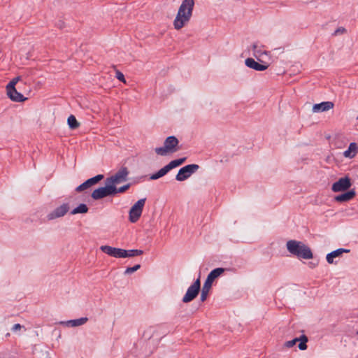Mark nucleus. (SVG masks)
<instances>
[{
  "label": "nucleus",
  "mask_w": 358,
  "mask_h": 358,
  "mask_svg": "<svg viewBox=\"0 0 358 358\" xmlns=\"http://www.w3.org/2000/svg\"><path fill=\"white\" fill-rule=\"evenodd\" d=\"M194 6V0H183L179 7L176 18L173 20V27L176 30L181 29L190 20Z\"/></svg>",
  "instance_id": "obj_1"
},
{
  "label": "nucleus",
  "mask_w": 358,
  "mask_h": 358,
  "mask_svg": "<svg viewBox=\"0 0 358 358\" xmlns=\"http://www.w3.org/2000/svg\"><path fill=\"white\" fill-rule=\"evenodd\" d=\"M287 248L288 251L298 257L305 259H309L313 257V253L308 246L301 242L296 241H289L287 243Z\"/></svg>",
  "instance_id": "obj_2"
},
{
  "label": "nucleus",
  "mask_w": 358,
  "mask_h": 358,
  "mask_svg": "<svg viewBox=\"0 0 358 358\" xmlns=\"http://www.w3.org/2000/svg\"><path fill=\"white\" fill-rule=\"evenodd\" d=\"M179 141L174 136L167 137L164 143L163 147L156 148L155 152L160 156H166L169 153L177 152L179 148L178 147Z\"/></svg>",
  "instance_id": "obj_3"
},
{
  "label": "nucleus",
  "mask_w": 358,
  "mask_h": 358,
  "mask_svg": "<svg viewBox=\"0 0 358 358\" xmlns=\"http://www.w3.org/2000/svg\"><path fill=\"white\" fill-rule=\"evenodd\" d=\"M145 201L146 198L141 199L130 208L129 212V220L131 223H136L141 217Z\"/></svg>",
  "instance_id": "obj_4"
},
{
  "label": "nucleus",
  "mask_w": 358,
  "mask_h": 358,
  "mask_svg": "<svg viewBox=\"0 0 358 358\" xmlns=\"http://www.w3.org/2000/svg\"><path fill=\"white\" fill-rule=\"evenodd\" d=\"M129 170L127 167H121L114 175L106 178V182L115 187L116 185L120 184L127 180L129 176Z\"/></svg>",
  "instance_id": "obj_5"
},
{
  "label": "nucleus",
  "mask_w": 358,
  "mask_h": 358,
  "mask_svg": "<svg viewBox=\"0 0 358 358\" xmlns=\"http://www.w3.org/2000/svg\"><path fill=\"white\" fill-rule=\"evenodd\" d=\"M115 191V187L106 181V186L94 189L92 192L91 196L94 200H99L108 196L114 195Z\"/></svg>",
  "instance_id": "obj_6"
},
{
  "label": "nucleus",
  "mask_w": 358,
  "mask_h": 358,
  "mask_svg": "<svg viewBox=\"0 0 358 358\" xmlns=\"http://www.w3.org/2000/svg\"><path fill=\"white\" fill-rule=\"evenodd\" d=\"M199 169L197 164H188L181 168L176 176V180L178 181H184L191 176L192 174L195 173Z\"/></svg>",
  "instance_id": "obj_7"
},
{
  "label": "nucleus",
  "mask_w": 358,
  "mask_h": 358,
  "mask_svg": "<svg viewBox=\"0 0 358 358\" xmlns=\"http://www.w3.org/2000/svg\"><path fill=\"white\" fill-rule=\"evenodd\" d=\"M201 288V282L199 278L196 280L194 283L189 287L186 294L182 298L183 303H189L194 300L198 295Z\"/></svg>",
  "instance_id": "obj_8"
},
{
  "label": "nucleus",
  "mask_w": 358,
  "mask_h": 358,
  "mask_svg": "<svg viewBox=\"0 0 358 358\" xmlns=\"http://www.w3.org/2000/svg\"><path fill=\"white\" fill-rule=\"evenodd\" d=\"M352 185L351 180L349 177L346 176L341 178L338 181L332 185L331 190L334 192H344L348 189Z\"/></svg>",
  "instance_id": "obj_9"
},
{
  "label": "nucleus",
  "mask_w": 358,
  "mask_h": 358,
  "mask_svg": "<svg viewBox=\"0 0 358 358\" xmlns=\"http://www.w3.org/2000/svg\"><path fill=\"white\" fill-rule=\"evenodd\" d=\"M70 207L68 203L62 204L61 206L56 208L54 210L50 212L48 215L47 218L48 220H52L57 218L64 216L69 210Z\"/></svg>",
  "instance_id": "obj_10"
},
{
  "label": "nucleus",
  "mask_w": 358,
  "mask_h": 358,
  "mask_svg": "<svg viewBox=\"0 0 358 358\" xmlns=\"http://www.w3.org/2000/svg\"><path fill=\"white\" fill-rule=\"evenodd\" d=\"M103 175L99 174L93 178H91L88 180H87L85 182L78 186L76 189V191L78 192H81L94 185L98 183L100 180H101L103 178Z\"/></svg>",
  "instance_id": "obj_11"
},
{
  "label": "nucleus",
  "mask_w": 358,
  "mask_h": 358,
  "mask_svg": "<svg viewBox=\"0 0 358 358\" xmlns=\"http://www.w3.org/2000/svg\"><path fill=\"white\" fill-rule=\"evenodd\" d=\"M245 63L248 67L258 71H264L267 69L268 67V64H267L266 63L262 62V64H259L252 58L246 59Z\"/></svg>",
  "instance_id": "obj_12"
},
{
  "label": "nucleus",
  "mask_w": 358,
  "mask_h": 358,
  "mask_svg": "<svg viewBox=\"0 0 358 358\" xmlns=\"http://www.w3.org/2000/svg\"><path fill=\"white\" fill-rule=\"evenodd\" d=\"M334 106V104L331 101H324L320 103H316L313 106V111L314 113H320L327 111L330 109H332Z\"/></svg>",
  "instance_id": "obj_13"
},
{
  "label": "nucleus",
  "mask_w": 358,
  "mask_h": 358,
  "mask_svg": "<svg viewBox=\"0 0 358 358\" xmlns=\"http://www.w3.org/2000/svg\"><path fill=\"white\" fill-rule=\"evenodd\" d=\"M8 96L14 101L20 102L24 101L26 99L24 98L23 95L18 92L15 87V88H6Z\"/></svg>",
  "instance_id": "obj_14"
},
{
  "label": "nucleus",
  "mask_w": 358,
  "mask_h": 358,
  "mask_svg": "<svg viewBox=\"0 0 358 358\" xmlns=\"http://www.w3.org/2000/svg\"><path fill=\"white\" fill-rule=\"evenodd\" d=\"M355 196V191L351 189L347 192L337 195L334 197V199L337 202H347L352 199Z\"/></svg>",
  "instance_id": "obj_15"
},
{
  "label": "nucleus",
  "mask_w": 358,
  "mask_h": 358,
  "mask_svg": "<svg viewBox=\"0 0 358 358\" xmlns=\"http://www.w3.org/2000/svg\"><path fill=\"white\" fill-rule=\"evenodd\" d=\"M357 152H358L357 144L356 143L352 142V143H350L348 150H346L343 152V156L345 158L352 159L357 155Z\"/></svg>",
  "instance_id": "obj_16"
},
{
  "label": "nucleus",
  "mask_w": 358,
  "mask_h": 358,
  "mask_svg": "<svg viewBox=\"0 0 358 358\" xmlns=\"http://www.w3.org/2000/svg\"><path fill=\"white\" fill-rule=\"evenodd\" d=\"M87 320V317H80L76 320H71L66 322H61L60 323L62 324H65L67 327H78L85 324Z\"/></svg>",
  "instance_id": "obj_17"
},
{
  "label": "nucleus",
  "mask_w": 358,
  "mask_h": 358,
  "mask_svg": "<svg viewBox=\"0 0 358 358\" xmlns=\"http://www.w3.org/2000/svg\"><path fill=\"white\" fill-rule=\"evenodd\" d=\"M350 250L343 249V248H339L334 251H332L331 252L327 254V261L329 264H332L334 262L333 259L337 257H339L341 255L343 252H348Z\"/></svg>",
  "instance_id": "obj_18"
},
{
  "label": "nucleus",
  "mask_w": 358,
  "mask_h": 358,
  "mask_svg": "<svg viewBox=\"0 0 358 358\" xmlns=\"http://www.w3.org/2000/svg\"><path fill=\"white\" fill-rule=\"evenodd\" d=\"M224 271V268H217L213 269L210 273L208 274L206 280L209 282H210L212 284L213 281L217 278L219 276H220Z\"/></svg>",
  "instance_id": "obj_19"
},
{
  "label": "nucleus",
  "mask_w": 358,
  "mask_h": 358,
  "mask_svg": "<svg viewBox=\"0 0 358 358\" xmlns=\"http://www.w3.org/2000/svg\"><path fill=\"white\" fill-rule=\"evenodd\" d=\"M211 286H212V283L209 281H208L207 280H206L203 285V287L201 289V296H200V299L202 302L205 301L208 297V292L211 288Z\"/></svg>",
  "instance_id": "obj_20"
},
{
  "label": "nucleus",
  "mask_w": 358,
  "mask_h": 358,
  "mask_svg": "<svg viewBox=\"0 0 358 358\" xmlns=\"http://www.w3.org/2000/svg\"><path fill=\"white\" fill-rule=\"evenodd\" d=\"M171 168L169 164L166 165L160 170H159L157 173L152 174L150 177V180H157L164 176H165L169 171H171Z\"/></svg>",
  "instance_id": "obj_21"
},
{
  "label": "nucleus",
  "mask_w": 358,
  "mask_h": 358,
  "mask_svg": "<svg viewBox=\"0 0 358 358\" xmlns=\"http://www.w3.org/2000/svg\"><path fill=\"white\" fill-rule=\"evenodd\" d=\"M143 254V251L141 250L133 249V250H124V258L132 257L135 256H139Z\"/></svg>",
  "instance_id": "obj_22"
},
{
  "label": "nucleus",
  "mask_w": 358,
  "mask_h": 358,
  "mask_svg": "<svg viewBox=\"0 0 358 358\" xmlns=\"http://www.w3.org/2000/svg\"><path fill=\"white\" fill-rule=\"evenodd\" d=\"M88 212V207L85 203H80L78 206L75 208L71 212V215H76L78 213H86Z\"/></svg>",
  "instance_id": "obj_23"
},
{
  "label": "nucleus",
  "mask_w": 358,
  "mask_h": 358,
  "mask_svg": "<svg viewBox=\"0 0 358 358\" xmlns=\"http://www.w3.org/2000/svg\"><path fill=\"white\" fill-rule=\"evenodd\" d=\"M67 123L69 127L71 129H76L80 126V123L77 121L76 117L73 115H71L67 120Z\"/></svg>",
  "instance_id": "obj_24"
},
{
  "label": "nucleus",
  "mask_w": 358,
  "mask_h": 358,
  "mask_svg": "<svg viewBox=\"0 0 358 358\" xmlns=\"http://www.w3.org/2000/svg\"><path fill=\"white\" fill-rule=\"evenodd\" d=\"M298 339V342H300L299 344V348L301 350H305L307 349V345L306 343L308 342V337L303 334L299 338H296Z\"/></svg>",
  "instance_id": "obj_25"
},
{
  "label": "nucleus",
  "mask_w": 358,
  "mask_h": 358,
  "mask_svg": "<svg viewBox=\"0 0 358 358\" xmlns=\"http://www.w3.org/2000/svg\"><path fill=\"white\" fill-rule=\"evenodd\" d=\"M186 159H187L186 157L174 159V160H172L171 162H170L168 164L169 165L171 169H173L182 164L186 161Z\"/></svg>",
  "instance_id": "obj_26"
},
{
  "label": "nucleus",
  "mask_w": 358,
  "mask_h": 358,
  "mask_svg": "<svg viewBox=\"0 0 358 358\" xmlns=\"http://www.w3.org/2000/svg\"><path fill=\"white\" fill-rule=\"evenodd\" d=\"M100 250L107 254L108 255L113 257V252H114V248L109 246V245H102L100 247Z\"/></svg>",
  "instance_id": "obj_27"
},
{
  "label": "nucleus",
  "mask_w": 358,
  "mask_h": 358,
  "mask_svg": "<svg viewBox=\"0 0 358 358\" xmlns=\"http://www.w3.org/2000/svg\"><path fill=\"white\" fill-rule=\"evenodd\" d=\"M124 250L117 248H114L113 257L115 258H124Z\"/></svg>",
  "instance_id": "obj_28"
},
{
  "label": "nucleus",
  "mask_w": 358,
  "mask_h": 358,
  "mask_svg": "<svg viewBox=\"0 0 358 358\" xmlns=\"http://www.w3.org/2000/svg\"><path fill=\"white\" fill-rule=\"evenodd\" d=\"M131 187V184L130 183H127L119 188H117L115 187V191L114 192V195L117 194V193H123L124 192H126L127 189H129V187Z\"/></svg>",
  "instance_id": "obj_29"
},
{
  "label": "nucleus",
  "mask_w": 358,
  "mask_h": 358,
  "mask_svg": "<svg viewBox=\"0 0 358 358\" xmlns=\"http://www.w3.org/2000/svg\"><path fill=\"white\" fill-rule=\"evenodd\" d=\"M140 268H141L140 264H136L132 267H128L126 268V270L124 271V274H131V273L136 271L137 270H138Z\"/></svg>",
  "instance_id": "obj_30"
},
{
  "label": "nucleus",
  "mask_w": 358,
  "mask_h": 358,
  "mask_svg": "<svg viewBox=\"0 0 358 358\" xmlns=\"http://www.w3.org/2000/svg\"><path fill=\"white\" fill-rule=\"evenodd\" d=\"M20 80V77H15L12 80L9 82V83L7 85L6 88H15V85L17 83V82Z\"/></svg>",
  "instance_id": "obj_31"
},
{
  "label": "nucleus",
  "mask_w": 358,
  "mask_h": 358,
  "mask_svg": "<svg viewBox=\"0 0 358 358\" xmlns=\"http://www.w3.org/2000/svg\"><path fill=\"white\" fill-rule=\"evenodd\" d=\"M116 78L124 83H126V80L124 78V74L120 71H116Z\"/></svg>",
  "instance_id": "obj_32"
},
{
  "label": "nucleus",
  "mask_w": 358,
  "mask_h": 358,
  "mask_svg": "<svg viewBox=\"0 0 358 358\" xmlns=\"http://www.w3.org/2000/svg\"><path fill=\"white\" fill-rule=\"evenodd\" d=\"M298 342V339H296V338L291 340V341H287L285 343V346H286L287 348H292L293 347L294 345H296V343Z\"/></svg>",
  "instance_id": "obj_33"
},
{
  "label": "nucleus",
  "mask_w": 358,
  "mask_h": 358,
  "mask_svg": "<svg viewBox=\"0 0 358 358\" xmlns=\"http://www.w3.org/2000/svg\"><path fill=\"white\" fill-rule=\"evenodd\" d=\"M345 29L343 28V27H339L338 28L334 33V35L336 36L339 34H343L344 32H345Z\"/></svg>",
  "instance_id": "obj_34"
},
{
  "label": "nucleus",
  "mask_w": 358,
  "mask_h": 358,
  "mask_svg": "<svg viewBox=\"0 0 358 358\" xmlns=\"http://www.w3.org/2000/svg\"><path fill=\"white\" fill-rule=\"evenodd\" d=\"M253 50L255 51V55L256 57H257V55H261L260 50H257V45H253Z\"/></svg>",
  "instance_id": "obj_35"
},
{
  "label": "nucleus",
  "mask_w": 358,
  "mask_h": 358,
  "mask_svg": "<svg viewBox=\"0 0 358 358\" xmlns=\"http://www.w3.org/2000/svg\"><path fill=\"white\" fill-rule=\"evenodd\" d=\"M22 325H20V324H15L13 325V327H12V330L13 331H15L17 330H20L21 328H22Z\"/></svg>",
  "instance_id": "obj_36"
},
{
  "label": "nucleus",
  "mask_w": 358,
  "mask_h": 358,
  "mask_svg": "<svg viewBox=\"0 0 358 358\" xmlns=\"http://www.w3.org/2000/svg\"><path fill=\"white\" fill-rule=\"evenodd\" d=\"M10 336L9 333L6 334V336Z\"/></svg>",
  "instance_id": "obj_37"
},
{
  "label": "nucleus",
  "mask_w": 358,
  "mask_h": 358,
  "mask_svg": "<svg viewBox=\"0 0 358 358\" xmlns=\"http://www.w3.org/2000/svg\"><path fill=\"white\" fill-rule=\"evenodd\" d=\"M357 334L358 335V331H357Z\"/></svg>",
  "instance_id": "obj_38"
},
{
  "label": "nucleus",
  "mask_w": 358,
  "mask_h": 358,
  "mask_svg": "<svg viewBox=\"0 0 358 358\" xmlns=\"http://www.w3.org/2000/svg\"><path fill=\"white\" fill-rule=\"evenodd\" d=\"M357 119H358V116H357Z\"/></svg>",
  "instance_id": "obj_39"
}]
</instances>
